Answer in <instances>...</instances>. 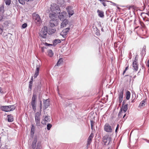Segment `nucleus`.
Listing matches in <instances>:
<instances>
[{"mask_svg":"<svg viewBox=\"0 0 149 149\" xmlns=\"http://www.w3.org/2000/svg\"><path fill=\"white\" fill-rule=\"evenodd\" d=\"M19 3L22 4H24L25 3L24 0H18Z\"/></svg>","mask_w":149,"mask_h":149,"instance_id":"obj_37","label":"nucleus"},{"mask_svg":"<svg viewBox=\"0 0 149 149\" xmlns=\"http://www.w3.org/2000/svg\"><path fill=\"white\" fill-rule=\"evenodd\" d=\"M127 104H125L122 106V108H121L120 111L118 115L119 116H121V114L122 113H125L127 111Z\"/></svg>","mask_w":149,"mask_h":149,"instance_id":"obj_9","label":"nucleus"},{"mask_svg":"<svg viewBox=\"0 0 149 149\" xmlns=\"http://www.w3.org/2000/svg\"><path fill=\"white\" fill-rule=\"evenodd\" d=\"M147 65L148 67H149V65Z\"/></svg>","mask_w":149,"mask_h":149,"instance_id":"obj_60","label":"nucleus"},{"mask_svg":"<svg viewBox=\"0 0 149 149\" xmlns=\"http://www.w3.org/2000/svg\"><path fill=\"white\" fill-rule=\"evenodd\" d=\"M124 103H125V102H124V101L123 102V105L124 104Z\"/></svg>","mask_w":149,"mask_h":149,"instance_id":"obj_55","label":"nucleus"},{"mask_svg":"<svg viewBox=\"0 0 149 149\" xmlns=\"http://www.w3.org/2000/svg\"><path fill=\"white\" fill-rule=\"evenodd\" d=\"M47 28L46 26H44L40 31L39 34L40 36L43 38H45L47 37Z\"/></svg>","mask_w":149,"mask_h":149,"instance_id":"obj_5","label":"nucleus"},{"mask_svg":"<svg viewBox=\"0 0 149 149\" xmlns=\"http://www.w3.org/2000/svg\"><path fill=\"white\" fill-rule=\"evenodd\" d=\"M41 51L42 52H44V48L42 47L41 48Z\"/></svg>","mask_w":149,"mask_h":149,"instance_id":"obj_45","label":"nucleus"},{"mask_svg":"<svg viewBox=\"0 0 149 149\" xmlns=\"http://www.w3.org/2000/svg\"><path fill=\"white\" fill-rule=\"evenodd\" d=\"M134 100H132V102H134Z\"/></svg>","mask_w":149,"mask_h":149,"instance_id":"obj_59","label":"nucleus"},{"mask_svg":"<svg viewBox=\"0 0 149 149\" xmlns=\"http://www.w3.org/2000/svg\"><path fill=\"white\" fill-rule=\"evenodd\" d=\"M126 115V114H125L123 116V118H124Z\"/></svg>","mask_w":149,"mask_h":149,"instance_id":"obj_54","label":"nucleus"},{"mask_svg":"<svg viewBox=\"0 0 149 149\" xmlns=\"http://www.w3.org/2000/svg\"><path fill=\"white\" fill-rule=\"evenodd\" d=\"M3 16L2 15L0 16V22L3 20Z\"/></svg>","mask_w":149,"mask_h":149,"instance_id":"obj_42","label":"nucleus"},{"mask_svg":"<svg viewBox=\"0 0 149 149\" xmlns=\"http://www.w3.org/2000/svg\"><path fill=\"white\" fill-rule=\"evenodd\" d=\"M123 92L124 89H123L121 90L119 93V102L120 103H121L123 100Z\"/></svg>","mask_w":149,"mask_h":149,"instance_id":"obj_17","label":"nucleus"},{"mask_svg":"<svg viewBox=\"0 0 149 149\" xmlns=\"http://www.w3.org/2000/svg\"><path fill=\"white\" fill-rule=\"evenodd\" d=\"M61 41L60 40L58 39H56L54 40L53 42V44L56 45V44L58 43L61 42Z\"/></svg>","mask_w":149,"mask_h":149,"instance_id":"obj_31","label":"nucleus"},{"mask_svg":"<svg viewBox=\"0 0 149 149\" xmlns=\"http://www.w3.org/2000/svg\"><path fill=\"white\" fill-rule=\"evenodd\" d=\"M43 102L44 106L45 107V109H46L49 105V100L48 99H47L44 100Z\"/></svg>","mask_w":149,"mask_h":149,"instance_id":"obj_20","label":"nucleus"},{"mask_svg":"<svg viewBox=\"0 0 149 149\" xmlns=\"http://www.w3.org/2000/svg\"><path fill=\"white\" fill-rule=\"evenodd\" d=\"M33 19L35 22L40 24L41 22V20L39 15L35 13H33L32 14Z\"/></svg>","mask_w":149,"mask_h":149,"instance_id":"obj_7","label":"nucleus"},{"mask_svg":"<svg viewBox=\"0 0 149 149\" xmlns=\"http://www.w3.org/2000/svg\"><path fill=\"white\" fill-rule=\"evenodd\" d=\"M133 67L134 69L136 71H137L138 69L137 62L136 60H135L133 63Z\"/></svg>","mask_w":149,"mask_h":149,"instance_id":"obj_19","label":"nucleus"},{"mask_svg":"<svg viewBox=\"0 0 149 149\" xmlns=\"http://www.w3.org/2000/svg\"><path fill=\"white\" fill-rule=\"evenodd\" d=\"M45 45H46V46H49V45H51L50 44H48L46 42H45Z\"/></svg>","mask_w":149,"mask_h":149,"instance_id":"obj_46","label":"nucleus"},{"mask_svg":"<svg viewBox=\"0 0 149 149\" xmlns=\"http://www.w3.org/2000/svg\"><path fill=\"white\" fill-rule=\"evenodd\" d=\"M102 3L104 6H106V4L105 3L103 2Z\"/></svg>","mask_w":149,"mask_h":149,"instance_id":"obj_48","label":"nucleus"},{"mask_svg":"<svg viewBox=\"0 0 149 149\" xmlns=\"http://www.w3.org/2000/svg\"><path fill=\"white\" fill-rule=\"evenodd\" d=\"M11 24L10 22L9 21H6L4 22L2 25V27L3 28H7Z\"/></svg>","mask_w":149,"mask_h":149,"instance_id":"obj_15","label":"nucleus"},{"mask_svg":"<svg viewBox=\"0 0 149 149\" xmlns=\"http://www.w3.org/2000/svg\"><path fill=\"white\" fill-rule=\"evenodd\" d=\"M3 29L0 28V34H1L3 32Z\"/></svg>","mask_w":149,"mask_h":149,"instance_id":"obj_41","label":"nucleus"},{"mask_svg":"<svg viewBox=\"0 0 149 149\" xmlns=\"http://www.w3.org/2000/svg\"><path fill=\"white\" fill-rule=\"evenodd\" d=\"M41 148H36V149H40Z\"/></svg>","mask_w":149,"mask_h":149,"instance_id":"obj_57","label":"nucleus"},{"mask_svg":"<svg viewBox=\"0 0 149 149\" xmlns=\"http://www.w3.org/2000/svg\"><path fill=\"white\" fill-rule=\"evenodd\" d=\"M66 9L69 15V17H70L74 14V11L72 10V8L71 6H69L67 7Z\"/></svg>","mask_w":149,"mask_h":149,"instance_id":"obj_13","label":"nucleus"},{"mask_svg":"<svg viewBox=\"0 0 149 149\" xmlns=\"http://www.w3.org/2000/svg\"><path fill=\"white\" fill-rule=\"evenodd\" d=\"M0 93H3V91L2 90L1 88V87H0Z\"/></svg>","mask_w":149,"mask_h":149,"instance_id":"obj_44","label":"nucleus"},{"mask_svg":"<svg viewBox=\"0 0 149 149\" xmlns=\"http://www.w3.org/2000/svg\"><path fill=\"white\" fill-rule=\"evenodd\" d=\"M37 148H41V142H38L37 143V144L36 146Z\"/></svg>","mask_w":149,"mask_h":149,"instance_id":"obj_35","label":"nucleus"},{"mask_svg":"<svg viewBox=\"0 0 149 149\" xmlns=\"http://www.w3.org/2000/svg\"><path fill=\"white\" fill-rule=\"evenodd\" d=\"M44 117V119H43L41 123L43 124H46L47 123L49 122L50 120V116H45Z\"/></svg>","mask_w":149,"mask_h":149,"instance_id":"obj_10","label":"nucleus"},{"mask_svg":"<svg viewBox=\"0 0 149 149\" xmlns=\"http://www.w3.org/2000/svg\"><path fill=\"white\" fill-rule=\"evenodd\" d=\"M58 93V94H59V95L60 96V97H62V96H61V95H60L59 93Z\"/></svg>","mask_w":149,"mask_h":149,"instance_id":"obj_56","label":"nucleus"},{"mask_svg":"<svg viewBox=\"0 0 149 149\" xmlns=\"http://www.w3.org/2000/svg\"><path fill=\"white\" fill-rule=\"evenodd\" d=\"M51 127H52V125H51L50 124H48L47 125V128L48 130H49Z\"/></svg>","mask_w":149,"mask_h":149,"instance_id":"obj_38","label":"nucleus"},{"mask_svg":"<svg viewBox=\"0 0 149 149\" xmlns=\"http://www.w3.org/2000/svg\"><path fill=\"white\" fill-rule=\"evenodd\" d=\"M40 67V65H37L36 68L34 75V77L35 78L37 77L39 74Z\"/></svg>","mask_w":149,"mask_h":149,"instance_id":"obj_18","label":"nucleus"},{"mask_svg":"<svg viewBox=\"0 0 149 149\" xmlns=\"http://www.w3.org/2000/svg\"><path fill=\"white\" fill-rule=\"evenodd\" d=\"M47 55L50 57H52L54 54L52 51L51 50H49L47 52Z\"/></svg>","mask_w":149,"mask_h":149,"instance_id":"obj_25","label":"nucleus"},{"mask_svg":"<svg viewBox=\"0 0 149 149\" xmlns=\"http://www.w3.org/2000/svg\"><path fill=\"white\" fill-rule=\"evenodd\" d=\"M104 131L108 133L112 132L113 130L112 128L108 123L105 124L104 126Z\"/></svg>","mask_w":149,"mask_h":149,"instance_id":"obj_8","label":"nucleus"},{"mask_svg":"<svg viewBox=\"0 0 149 149\" xmlns=\"http://www.w3.org/2000/svg\"><path fill=\"white\" fill-rule=\"evenodd\" d=\"M63 21L61 24V27L63 28L65 26L68 24V21L67 19H65L63 20Z\"/></svg>","mask_w":149,"mask_h":149,"instance_id":"obj_21","label":"nucleus"},{"mask_svg":"<svg viewBox=\"0 0 149 149\" xmlns=\"http://www.w3.org/2000/svg\"><path fill=\"white\" fill-rule=\"evenodd\" d=\"M1 109L3 111L6 112L13 111L15 109V107L13 105L2 106Z\"/></svg>","mask_w":149,"mask_h":149,"instance_id":"obj_4","label":"nucleus"},{"mask_svg":"<svg viewBox=\"0 0 149 149\" xmlns=\"http://www.w3.org/2000/svg\"><path fill=\"white\" fill-rule=\"evenodd\" d=\"M4 11V6L3 5H2L0 7V12L1 14H3Z\"/></svg>","mask_w":149,"mask_h":149,"instance_id":"obj_28","label":"nucleus"},{"mask_svg":"<svg viewBox=\"0 0 149 149\" xmlns=\"http://www.w3.org/2000/svg\"><path fill=\"white\" fill-rule=\"evenodd\" d=\"M49 23L50 26L52 27H53L56 26L58 22L57 20H50Z\"/></svg>","mask_w":149,"mask_h":149,"instance_id":"obj_16","label":"nucleus"},{"mask_svg":"<svg viewBox=\"0 0 149 149\" xmlns=\"http://www.w3.org/2000/svg\"><path fill=\"white\" fill-rule=\"evenodd\" d=\"M33 82H32V81H30L29 82V88L31 90L32 89V86Z\"/></svg>","mask_w":149,"mask_h":149,"instance_id":"obj_34","label":"nucleus"},{"mask_svg":"<svg viewBox=\"0 0 149 149\" xmlns=\"http://www.w3.org/2000/svg\"><path fill=\"white\" fill-rule=\"evenodd\" d=\"M33 77H31V80L30 81H32V82H33Z\"/></svg>","mask_w":149,"mask_h":149,"instance_id":"obj_49","label":"nucleus"},{"mask_svg":"<svg viewBox=\"0 0 149 149\" xmlns=\"http://www.w3.org/2000/svg\"><path fill=\"white\" fill-rule=\"evenodd\" d=\"M126 71H125V70L123 72V74H124V73H125V72Z\"/></svg>","mask_w":149,"mask_h":149,"instance_id":"obj_53","label":"nucleus"},{"mask_svg":"<svg viewBox=\"0 0 149 149\" xmlns=\"http://www.w3.org/2000/svg\"><path fill=\"white\" fill-rule=\"evenodd\" d=\"M51 33L52 34V33H54L55 32H56V30H55V29H52L51 30Z\"/></svg>","mask_w":149,"mask_h":149,"instance_id":"obj_40","label":"nucleus"},{"mask_svg":"<svg viewBox=\"0 0 149 149\" xmlns=\"http://www.w3.org/2000/svg\"><path fill=\"white\" fill-rule=\"evenodd\" d=\"M35 127L34 125H32L31 128V134L32 135H33L34 133Z\"/></svg>","mask_w":149,"mask_h":149,"instance_id":"obj_30","label":"nucleus"},{"mask_svg":"<svg viewBox=\"0 0 149 149\" xmlns=\"http://www.w3.org/2000/svg\"><path fill=\"white\" fill-rule=\"evenodd\" d=\"M27 26V24L26 23H25L23 24L22 26V28H25Z\"/></svg>","mask_w":149,"mask_h":149,"instance_id":"obj_39","label":"nucleus"},{"mask_svg":"<svg viewBox=\"0 0 149 149\" xmlns=\"http://www.w3.org/2000/svg\"><path fill=\"white\" fill-rule=\"evenodd\" d=\"M146 101H145L144 100H143L140 103L139 105V107H143L145 106L146 104Z\"/></svg>","mask_w":149,"mask_h":149,"instance_id":"obj_27","label":"nucleus"},{"mask_svg":"<svg viewBox=\"0 0 149 149\" xmlns=\"http://www.w3.org/2000/svg\"><path fill=\"white\" fill-rule=\"evenodd\" d=\"M41 148H36V149H40Z\"/></svg>","mask_w":149,"mask_h":149,"instance_id":"obj_58","label":"nucleus"},{"mask_svg":"<svg viewBox=\"0 0 149 149\" xmlns=\"http://www.w3.org/2000/svg\"><path fill=\"white\" fill-rule=\"evenodd\" d=\"M6 5H9L11 2V0H4Z\"/></svg>","mask_w":149,"mask_h":149,"instance_id":"obj_33","label":"nucleus"},{"mask_svg":"<svg viewBox=\"0 0 149 149\" xmlns=\"http://www.w3.org/2000/svg\"><path fill=\"white\" fill-rule=\"evenodd\" d=\"M118 125L117 126V127L116 128V130H115V131H116V132H117V130H118Z\"/></svg>","mask_w":149,"mask_h":149,"instance_id":"obj_47","label":"nucleus"},{"mask_svg":"<svg viewBox=\"0 0 149 149\" xmlns=\"http://www.w3.org/2000/svg\"><path fill=\"white\" fill-rule=\"evenodd\" d=\"M41 114V112H38L35 114V120L36 125L37 126H39L40 125V116Z\"/></svg>","mask_w":149,"mask_h":149,"instance_id":"obj_6","label":"nucleus"},{"mask_svg":"<svg viewBox=\"0 0 149 149\" xmlns=\"http://www.w3.org/2000/svg\"><path fill=\"white\" fill-rule=\"evenodd\" d=\"M8 120L9 122H12L13 120V116L11 115L8 116Z\"/></svg>","mask_w":149,"mask_h":149,"instance_id":"obj_24","label":"nucleus"},{"mask_svg":"<svg viewBox=\"0 0 149 149\" xmlns=\"http://www.w3.org/2000/svg\"><path fill=\"white\" fill-rule=\"evenodd\" d=\"M146 47L145 46L143 48L142 51H144V52H145Z\"/></svg>","mask_w":149,"mask_h":149,"instance_id":"obj_43","label":"nucleus"},{"mask_svg":"<svg viewBox=\"0 0 149 149\" xmlns=\"http://www.w3.org/2000/svg\"><path fill=\"white\" fill-rule=\"evenodd\" d=\"M97 12L98 13L100 17H103L104 14L103 12L102 11H100L99 10H98Z\"/></svg>","mask_w":149,"mask_h":149,"instance_id":"obj_29","label":"nucleus"},{"mask_svg":"<svg viewBox=\"0 0 149 149\" xmlns=\"http://www.w3.org/2000/svg\"><path fill=\"white\" fill-rule=\"evenodd\" d=\"M128 67H127L126 68L125 70V71H126L128 69Z\"/></svg>","mask_w":149,"mask_h":149,"instance_id":"obj_51","label":"nucleus"},{"mask_svg":"<svg viewBox=\"0 0 149 149\" xmlns=\"http://www.w3.org/2000/svg\"><path fill=\"white\" fill-rule=\"evenodd\" d=\"M123 113H124H124H121V116H118L119 117H122V116H123Z\"/></svg>","mask_w":149,"mask_h":149,"instance_id":"obj_50","label":"nucleus"},{"mask_svg":"<svg viewBox=\"0 0 149 149\" xmlns=\"http://www.w3.org/2000/svg\"><path fill=\"white\" fill-rule=\"evenodd\" d=\"M37 142V139L36 138H34L33 141L32 142V146L33 149L35 148L36 147V144Z\"/></svg>","mask_w":149,"mask_h":149,"instance_id":"obj_23","label":"nucleus"},{"mask_svg":"<svg viewBox=\"0 0 149 149\" xmlns=\"http://www.w3.org/2000/svg\"><path fill=\"white\" fill-rule=\"evenodd\" d=\"M50 9L51 11L55 14H58L61 12L59 6L55 3H53L51 4Z\"/></svg>","mask_w":149,"mask_h":149,"instance_id":"obj_1","label":"nucleus"},{"mask_svg":"<svg viewBox=\"0 0 149 149\" xmlns=\"http://www.w3.org/2000/svg\"><path fill=\"white\" fill-rule=\"evenodd\" d=\"M62 62V58H60L57 63L56 65L59 66L61 64Z\"/></svg>","mask_w":149,"mask_h":149,"instance_id":"obj_32","label":"nucleus"},{"mask_svg":"<svg viewBox=\"0 0 149 149\" xmlns=\"http://www.w3.org/2000/svg\"><path fill=\"white\" fill-rule=\"evenodd\" d=\"M64 1L66 2L68 1V0H63Z\"/></svg>","mask_w":149,"mask_h":149,"instance_id":"obj_52","label":"nucleus"},{"mask_svg":"<svg viewBox=\"0 0 149 149\" xmlns=\"http://www.w3.org/2000/svg\"><path fill=\"white\" fill-rule=\"evenodd\" d=\"M94 122L92 120L91 121V128L92 130L93 129V127L94 126Z\"/></svg>","mask_w":149,"mask_h":149,"instance_id":"obj_36","label":"nucleus"},{"mask_svg":"<svg viewBox=\"0 0 149 149\" xmlns=\"http://www.w3.org/2000/svg\"><path fill=\"white\" fill-rule=\"evenodd\" d=\"M93 136L94 135L93 133H91L87 139V147H88V146L90 145Z\"/></svg>","mask_w":149,"mask_h":149,"instance_id":"obj_11","label":"nucleus"},{"mask_svg":"<svg viewBox=\"0 0 149 149\" xmlns=\"http://www.w3.org/2000/svg\"><path fill=\"white\" fill-rule=\"evenodd\" d=\"M37 96L36 95L33 94L32 101L31 102V105L32 107V109L34 111H36V101Z\"/></svg>","mask_w":149,"mask_h":149,"instance_id":"obj_3","label":"nucleus"},{"mask_svg":"<svg viewBox=\"0 0 149 149\" xmlns=\"http://www.w3.org/2000/svg\"><path fill=\"white\" fill-rule=\"evenodd\" d=\"M130 94H131L130 93L129 91H127L126 92L125 95H126V99L127 100H128L130 99Z\"/></svg>","mask_w":149,"mask_h":149,"instance_id":"obj_26","label":"nucleus"},{"mask_svg":"<svg viewBox=\"0 0 149 149\" xmlns=\"http://www.w3.org/2000/svg\"><path fill=\"white\" fill-rule=\"evenodd\" d=\"M70 28H67L63 30L62 32L61 33V35L63 37L67 35L68 32L70 31Z\"/></svg>","mask_w":149,"mask_h":149,"instance_id":"obj_14","label":"nucleus"},{"mask_svg":"<svg viewBox=\"0 0 149 149\" xmlns=\"http://www.w3.org/2000/svg\"><path fill=\"white\" fill-rule=\"evenodd\" d=\"M49 17L51 19V20H57L56 15L54 13H50L49 15Z\"/></svg>","mask_w":149,"mask_h":149,"instance_id":"obj_22","label":"nucleus"},{"mask_svg":"<svg viewBox=\"0 0 149 149\" xmlns=\"http://www.w3.org/2000/svg\"><path fill=\"white\" fill-rule=\"evenodd\" d=\"M111 140V135L109 134H106L102 138L103 141L105 145L109 144Z\"/></svg>","mask_w":149,"mask_h":149,"instance_id":"obj_2","label":"nucleus"},{"mask_svg":"<svg viewBox=\"0 0 149 149\" xmlns=\"http://www.w3.org/2000/svg\"><path fill=\"white\" fill-rule=\"evenodd\" d=\"M59 15L58 17L61 20H63L65 19L66 16V13L65 12L63 11L61 13H59Z\"/></svg>","mask_w":149,"mask_h":149,"instance_id":"obj_12","label":"nucleus"}]
</instances>
